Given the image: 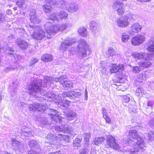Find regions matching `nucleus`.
<instances>
[{"mask_svg":"<svg viewBox=\"0 0 154 154\" xmlns=\"http://www.w3.org/2000/svg\"><path fill=\"white\" fill-rule=\"evenodd\" d=\"M112 7L115 11H117L119 15L121 16L124 14L125 8L123 3L116 1L113 3Z\"/></svg>","mask_w":154,"mask_h":154,"instance_id":"obj_9","label":"nucleus"},{"mask_svg":"<svg viewBox=\"0 0 154 154\" xmlns=\"http://www.w3.org/2000/svg\"><path fill=\"white\" fill-rule=\"evenodd\" d=\"M89 140H85V143L83 144L84 146L85 147H88L89 145Z\"/></svg>","mask_w":154,"mask_h":154,"instance_id":"obj_63","label":"nucleus"},{"mask_svg":"<svg viewBox=\"0 0 154 154\" xmlns=\"http://www.w3.org/2000/svg\"><path fill=\"white\" fill-rule=\"evenodd\" d=\"M89 150L86 148H85L81 151L80 154H88Z\"/></svg>","mask_w":154,"mask_h":154,"instance_id":"obj_57","label":"nucleus"},{"mask_svg":"<svg viewBox=\"0 0 154 154\" xmlns=\"http://www.w3.org/2000/svg\"><path fill=\"white\" fill-rule=\"evenodd\" d=\"M73 84L71 82L68 81L66 80L63 86L64 88H73Z\"/></svg>","mask_w":154,"mask_h":154,"instance_id":"obj_39","label":"nucleus"},{"mask_svg":"<svg viewBox=\"0 0 154 154\" xmlns=\"http://www.w3.org/2000/svg\"><path fill=\"white\" fill-rule=\"evenodd\" d=\"M58 15L60 18L65 19L67 17L68 14L66 12L62 11L59 12Z\"/></svg>","mask_w":154,"mask_h":154,"instance_id":"obj_37","label":"nucleus"},{"mask_svg":"<svg viewBox=\"0 0 154 154\" xmlns=\"http://www.w3.org/2000/svg\"><path fill=\"white\" fill-rule=\"evenodd\" d=\"M148 124L150 127L154 128V118L149 120Z\"/></svg>","mask_w":154,"mask_h":154,"instance_id":"obj_50","label":"nucleus"},{"mask_svg":"<svg viewBox=\"0 0 154 154\" xmlns=\"http://www.w3.org/2000/svg\"><path fill=\"white\" fill-rule=\"evenodd\" d=\"M38 60V59L37 58H34L32 59L30 61V66H32L34 65L35 63H37Z\"/></svg>","mask_w":154,"mask_h":154,"instance_id":"obj_51","label":"nucleus"},{"mask_svg":"<svg viewBox=\"0 0 154 154\" xmlns=\"http://www.w3.org/2000/svg\"><path fill=\"white\" fill-rule=\"evenodd\" d=\"M52 113H50L51 118L52 120L53 123L59 122L60 123H62L64 118L60 116L59 113L57 111L53 109H50Z\"/></svg>","mask_w":154,"mask_h":154,"instance_id":"obj_10","label":"nucleus"},{"mask_svg":"<svg viewBox=\"0 0 154 154\" xmlns=\"http://www.w3.org/2000/svg\"><path fill=\"white\" fill-rule=\"evenodd\" d=\"M75 43L73 40L71 39L65 40L61 44L60 46V50L63 51H65L67 50L69 47Z\"/></svg>","mask_w":154,"mask_h":154,"instance_id":"obj_16","label":"nucleus"},{"mask_svg":"<svg viewBox=\"0 0 154 154\" xmlns=\"http://www.w3.org/2000/svg\"><path fill=\"white\" fill-rule=\"evenodd\" d=\"M29 145L32 149H40L38 143L34 140H31L29 142Z\"/></svg>","mask_w":154,"mask_h":154,"instance_id":"obj_26","label":"nucleus"},{"mask_svg":"<svg viewBox=\"0 0 154 154\" xmlns=\"http://www.w3.org/2000/svg\"><path fill=\"white\" fill-rule=\"evenodd\" d=\"M77 116V114L73 110L69 111L66 114L67 120L69 121L75 119Z\"/></svg>","mask_w":154,"mask_h":154,"instance_id":"obj_22","label":"nucleus"},{"mask_svg":"<svg viewBox=\"0 0 154 154\" xmlns=\"http://www.w3.org/2000/svg\"><path fill=\"white\" fill-rule=\"evenodd\" d=\"M29 108L30 111H34L38 110V111H40L41 110H43L45 109V107L44 105H42L41 104L34 103L30 104L29 106Z\"/></svg>","mask_w":154,"mask_h":154,"instance_id":"obj_19","label":"nucleus"},{"mask_svg":"<svg viewBox=\"0 0 154 154\" xmlns=\"http://www.w3.org/2000/svg\"><path fill=\"white\" fill-rule=\"evenodd\" d=\"M138 2H149L151 1V0H136Z\"/></svg>","mask_w":154,"mask_h":154,"instance_id":"obj_64","label":"nucleus"},{"mask_svg":"<svg viewBox=\"0 0 154 154\" xmlns=\"http://www.w3.org/2000/svg\"><path fill=\"white\" fill-rule=\"evenodd\" d=\"M148 139L149 140H152L154 138V132L150 131L148 134Z\"/></svg>","mask_w":154,"mask_h":154,"instance_id":"obj_46","label":"nucleus"},{"mask_svg":"<svg viewBox=\"0 0 154 154\" xmlns=\"http://www.w3.org/2000/svg\"><path fill=\"white\" fill-rule=\"evenodd\" d=\"M147 77L148 75L146 72H143L137 75V78L141 80H145Z\"/></svg>","mask_w":154,"mask_h":154,"instance_id":"obj_42","label":"nucleus"},{"mask_svg":"<svg viewBox=\"0 0 154 154\" xmlns=\"http://www.w3.org/2000/svg\"><path fill=\"white\" fill-rule=\"evenodd\" d=\"M123 69V67L122 65H119L118 66L115 64H113L112 66L110 69V72L111 73H113L117 72H122Z\"/></svg>","mask_w":154,"mask_h":154,"instance_id":"obj_21","label":"nucleus"},{"mask_svg":"<svg viewBox=\"0 0 154 154\" xmlns=\"http://www.w3.org/2000/svg\"><path fill=\"white\" fill-rule=\"evenodd\" d=\"M55 130L57 132L67 133L73 137L76 134L74 132L72 127L67 124H63L60 126H55Z\"/></svg>","mask_w":154,"mask_h":154,"instance_id":"obj_6","label":"nucleus"},{"mask_svg":"<svg viewBox=\"0 0 154 154\" xmlns=\"http://www.w3.org/2000/svg\"><path fill=\"white\" fill-rule=\"evenodd\" d=\"M52 113H50L51 118L52 120L53 123L59 122L60 123H62L64 118L60 116L59 113L57 111L53 109H50Z\"/></svg>","mask_w":154,"mask_h":154,"instance_id":"obj_11","label":"nucleus"},{"mask_svg":"<svg viewBox=\"0 0 154 154\" xmlns=\"http://www.w3.org/2000/svg\"><path fill=\"white\" fill-rule=\"evenodd\" d=\"M82 94L79 92H76L75 91H71L63 92L61 95L63 97H68L72 100H75L76 98H79Z\"/></svg>","mask_w":154,"mask_h":154,"instance_id":"obj_15","label":"nucleus"},{"mask_svg":"<svg viewBox=\"0 0 154 154\" xmlns=\"http://www.w3.org/2000/svg\"><path fill=\"white\" fill-rule=\"evenodd\" d=\"M15 43L22 50L26 49L28 46V43L26 41L20 38L17 39Z\"/></svg>","mask_w":154,"mask_h":154,"instance_id":"obj_20","label":"nucleus"},{"mask_svg":"<svg viewBox=\"0 0 154 154\" xmlns=\"http://www.w3.org/2000/svg\"><path fill=\"white\" fill-rule=\"evenodd\" d=\"M105 139L104 137H96L93 142L95 145H97L99 143H100L105 140Z\"/></svg>","mask_w":154,"mask_h":154,"instance_id":"obj_35","label":"nucleus"},{"mask_svg":"<svg viewBox=\"0 0 154 154\" xmlns=\"http://www.w3.org/2000/svg\"><path fill=\"white\" fill-rule=\"evenodd\" d=\"M43 9L45 13H49L51 11L52 8L50 5H44L43 6Z\"/></svg>","mask_w":154,"mask_h":154,"instance_id":"obj_36","label":"nucleus"},{"mask_svg":"<svg viewBox=\"0 0 154 154\" xmlns=\"http://www.w3.org/2000/svg\"><path fill=\"white\" fill-rule=\"evenodd\" d=\"M129 21L128 20L127 18L125 16L118 19L116 21V24L119 27L124 28L128 26Z\"/></svg>","mask_w":154,"mask_h":154,"instance_id":"obj_17","label":"nucleus"},{"mask_svg":"<svg viewBox=\"0 0 154 154\" xmlns=\"http://www.w3.org/2000/svg\"><path fill=\"white\" fill-rule=\"evenodd\" d=\"M5 21V19L4 15L0 13V23L4 22Z\"/></svg>","mask_w":154,"mask_h":154,"instance_id":"obj_56","label":"nucleus"},{"mask_svg":"<svg viewBox=\"0 0 154 154\" xmlns=\"http://www.w3.org/2000/svg\"><path fill=\"white\" fill-rule=\"evenodd\" d=\"M100 68L102 69V72L103 74L104 75H106V69H105V68L103 66H101Z\"/></svg>","mask_w":154,"mask_h":154,"instance_id":"obj_61","label":"nucleus"},{"mask_svg":"<svg viewBox=\"0 0 154 154\" xmlns=\"http://www.w3.org/2000/svg\"><path fill=\"white\" fill-rule=\"evenodd\" d=\"M70 103V102L68 100H66L65 102L61 103L60 105L61 106V108L63 109H67Z\"/></svg>","mask_w":154,"mask_h":154,"instance_id":"obj_38","label":"nucleus"},{"mask_svg":"<svg viewBox=\"0 0 154 154\" xmlns=\"http://www.w3.org/2000/svg\"><path fill=\"white\" fill-rule=\"evenodd\" d=\"M146 55L142 58L144 60H141L138 63L139 65L143 69L149 68L151 66L153 63L151 60L154 59V54L153 53H147Z\"/></svg>","mask_w":154,"mask_h":154,"instance_id":"obj_5","label":"nucleus"},{"mask_svg":"<svg viewBox=\"0 0 154 154\" xmlns=\"http://www.w3.org/2000/svg\"><path fill=\"white\" fill-rule=\"evenodd\" d=\"M124 16L127 18L128 21H129V20L135 19V14H132L131 13L127 14Z\"/></svg>","mask_w":154,"mask_h":154,"instance_id":"obj_47","label":"nucleus"},{"mask_svg":"<svg viewBox=\"0 0 154 154\" xmlns=\"http://www.w3.org/2000/svg\"><path fill=\"white\" fill-rule=\"evenodd\" d=\"M105 146L107 148H112L116 149L119 148V145L116 142L115 137L110 135L107 137Z\"/></svg>","mask_w":154,"mask_h":154,"instance_id":"obj_8","label":"nucleus"},{"mask_svg":"<svg viewBox=\"0 0 154 154\" xmlns=\"http://www.w3.org/2000/svg\"><path fill=\"white\" fill-rule=\"evenodd\" d=\"M13 69L10 67H6L3 69V71L5 72H8L9 71L13 70Z\"/></svg>","mask_w":154,"mask_h":154,"instance_id":"obj_58","label":"nucleus"},{"mask_svg":"<svg viewBox=\"0 0 154 154\" xmlns=\"http://www.w3.org/2000/svg\"><path fill=\"white\" fill-rule=\"evenodd\" d=\"M8 51H9L11 52L9 53V55L11 57H14V59H15L16 55V54H14L13 49L12 48H9L8 49Z\"/></svg>","mask_w":154,"mask_h":154,"instance_id":"obj_48","label":"nucleus"},{"mask_svg":"<svg viewBox=\"0 0 154 154\" xmlns=\"http://www.w3.org/2000/svg\"><path fill=\"white\" fill-rule=\"evenodd\" d=\"M106 54L107 55V57H109L110 56L112 57L114 56L116 58V56H120L119 54H115V50L111 47L109 48L108 50L106 51Z\"/></svg>","mask_w":154,"mask_h":154,"instance_id":"obj_28","label":"nucleus"},{"mask_svg":"<svg viewBox=\"0 0 154 154\" xmlns=\"http://www.w3.org/2000/svg\"><path fill=\"white\" fill-rule=\"evenodd\" d=\"M12 144L14 147L13 148L15 149L16 148H17L20 142L18 141H17L16 139L14 138L12 139Z\"/></svg>","mask_w":154,"mask_h":154,"instance_id":"obj_44","label":"nucleus"},{"mask_svg":"<svg viewBox=\"0 0 154 154\" xmlns=\"http://www.w3.org/2000/svg\"><path fill=\"white\" fill-rule=\"evenodd\" d=\"M128 136V139L124 140L123 142L130 145H134V149H131L130 154H137L138 152H141L144 150L145 146L143 139L137 134L136 131H130Z\"/></svg>","mask_w":154,"mask_h":154,"instance_id":"obj_2","label":"nucleus"},{"mask_svg":"<svg viewBox=\"0 0 154 154\" xmlns=\"http://www.w3.org/2000/svg\"><path fill=\"white\" fill-rule=\"evenodd\" d=\"M90 137V133L88 132L84 134V137L85 140H89Z\"/></svg>","mask_w":154,"mask_h":154,"instance_id":"obj_53","label":"nucleus"},{"mask_svg":"<svg viewBox=\"0 0 154 154\" xmlns=\"http://www.w3.org/2000/svg\"><path fill=\"white\" fill-rule=\"evenodd\" d=\"M56 137L55 135L51 134H49L46 137L45 142L46 143H50L51 145L55 141Z\"/></svg>","mask_w":154,"mask_h":154,"instance_id":"obj_23","label":"nucleus"},{"mask_svg":"<svg viewBox=\"0 0 154 154\" xmlns=\"http://www.w3.org/2000/svg\"><path fill=\"white\" fill-rule=\"evenodd\" d=\"M56 27L55 28L57 29V32L58 31H62L66 29L67 26V25L66 23H62L60 25H56Z\"/></svg>","mask_w":154,"mask_h":154,"instance_id":"obj_30","label":"nucleus"},{"mask_svg":"<svg viewBox=\"0 0 154 154\" xmlns=\"http://www.w3.org/2000/svg\"><path fill=\"white\" fill-rule=\"evenodd\" d=\"M147 50L149 51L153 52L154 51V37H152L146 43Z\"/></svg>","mask_w":154,"mask_h":154,"instance_id":"obj_25","label":"nucleus"},{"mask_svg":"<svg viewBox=\"0 0 154 154\" xmlns=\"http://www.w3.org/2000/svg\"><path fill=\"white\" fill-rule=\"evenodd\" d=\"M89 25L91 29L93 31H96L97 30V24L96 22L94 21H92L89 23Z\"/></svg>","mask_w":154,"mask_h":154,"instance_id":"obj_34","label":"nucleus"},{"mask_svg":"<svg viewBox=\"0 0 154 154\" xmlns=\"http://www.w3.org/2000/svg\"><path fill=\"white\" fill-rule=\"evenodd\" d=\"M141 70V67L138 66H133L132 69V72L135 74L138 73Z\"/></svg>","mask_w":154,"mask_h":154,"instance_id":"obj_43","label":"nucleus"},{"mask_svg":"<svg viewBox=\"0 0 154 154\" xmlns=\"http://www.w3.org/2000/svg\"><path fill=\"white\" fill-rule=\"evenodd\" d=\"M145 40V37L144 35L139 34L132 38L131 43L133 46H138L142 44Z\"/></svg>","mask_w":154,"mask_h":154,"instance_id":"obj_12","label":"nucleus"},{"mask_svg":"<svg viewBox=\"0 0 154 154\" xmlns=\"http://www.w3.org/2000/svg\"><path fill=\"white\" fill-rule=\"evenodd\" d=\"M26 0H18L17 2V5L20 8H24L26 6Z\"/></svg>","mask_w":154,"mask_h":154,"instance_id":"obj_31","label":"nucleus"},{"mask_svg":"<svg viewBox=\"0 0 154 154\" xmlns=\"http://www.w3.org/2000/svg\"><path fill=\"white\" fill-rule=\"evenodd\" d=\"M129 35L126 32H123L121 35V40L122 42L125 43L129 39Z\"/></svg>","mask_w":154,"mask_h":154,"instance_id":"obj_33","label":"nucleus"},{"mask_svg":"<svg viewBox=\"0 0 154 154\" xmlns=\"http://www.w3.org/2000/svg\"><path fill=\"white\" fill-rule=\"evenodd\" d=\"M142 28L141 25L138 23H134L132 24L130 27V29L132 32L138 33L141 31Z\"/></svg>","mask_w":154,"mask_h":154,"instance_id":"obj_24","label":"nucleus"},{"mask_svg":"<svg viewBox=\"0 0 154 154\" xmlns=\"http://www.w3.org/2000/svg\"><path fill=\"white\" fill-rule=\"evenodd\" d=\"M77 51L78 55L81 57H86L91 53V51L87 42L82 38L78 41Z\"/></svg>","mask_w":154,"mask_h":154,"instance_id":"obj_3","label":"nucleus"},{"mask_svg":"<svg viewBox=\"0 0 154 154\" xmlns=\"http://www.w3.org/2000/svg\"><path fill=\"white\" fill-rule=\"evenodd\" d=\"M30 20L32 23L35 24H38L41 21L38 17L36 15V11L35 9L31 10L30 13Z\"/></svg>","mask_w":154,"mask_h":154,"instance_id":"obj_18","label":"nucleus"},{"mask_svg":"<svg viewBox=\"0 0 154 154\" xmlns=\"http://www.w3.org/2000/svg\"><path fill=\"white\" fill-rule=\"evenodd\" d=\"M41 59L42 61L45 62H50L53 60V56L51 54H44L42 56Z\"/></svg>","mask_w":154,"mask_h":154,"instance_id":"obj_27","label":"nucleus"},{"mask_svg":"<svg viewBox=\"0 0 154 154\" xmlns=\"http://www.w3.org/2000/svg\"><path fill=\"white\" fill-rule=\"evenodd\" d=\"M15 38V37L14 35L12 34H10L8 37V38L9 40H11Z\"/></svg>","mask_w":154,"mask_h":154,"instance_id":"obj_59","label":"nucleus"},{"mask_svg":"<svg viewBox=\"0 0 154 154\" xmlns=\"http://www.w3.org/2000/svg\"><path fill=\"white\" fill-rule=\"evenodd\" d=\"M21 134L23 136L25 137L29 136V135L32 134V132L30 131H25L24 130H21Z\"/></svg>","mask_w":154,"mask_h":154,"instance_id":"obj_45","label":"nucleus"},{"mask_svg":"<svg viewBox=\"0 0 154 154\" xmlns=\"http://www.w3.org/2000/svg\"><path fill=\"white\" fill-rule=\"evenodd\" d=\"M102 111L103 117H104L107 116V113L106 110L105 108H103L102 109Z\"/></svg>","mask_w":154,"mask_h":154,"instance_id":"obj_60","label":"nucleus"},{"mask_svg":"<svg viewBox=\"0 0 154 154\" xmlns=\"http://www.w3.org/2000/svg\"><path fill=\"white\" fill-rule=\"evenodd\" d=\"M42 84V81L41 80H34L32 82L28 87L29 94L35 96L36 98L39 97L42 98L41 96L46 95L47 98L51 99L56 103H60L62 101L61 97L58 96H56L53 92L47 93L46 91L42 89L41 88Z\"/></svg>","mask_w":154,"mask_h":154,"instance_id":"obj_1","label":"nucleus"},{"mask_svg":"<svg viewBox=\"0 0 154 154\" xmlns=\"http://www.w3.org/2000/svg\"><path fill=\"white\" fill-rule=\"evenodd\" d=\"M49 18L52 20H55L57 19V17L56 14L54 13L50 15Z\"/></svg>","mask_w":154,"mask_h":154,"instance_id":"obj_52","label":"nucleus"},{"mask_svg":"<svg viewBox=\"0 0 154 154\" xmlns=\"http://www.w3.org/2000/svg\"><path fill=\"white\" fill-rule=\"evenodd\" d=\"M67 80L64 75H61L58 78H52L50 77L46 76L44 78V86L45 87L49 86L52 84H54V82L57 83L59 82L61 85L64 84Z\"/></svg>","mask_w":154,"mask_h":154,"instance_id":"obj_4","label":"nucleus"},{"mask_svg":"<svg viewBox=\"0 0 154 154\" xmlns=\"http://www.w3.org/2000/svg\"><path fill=\"white\" fill-rule=\"evenodd\" d=\"M32 37L37 40H41L46 36L47 38H51L50 36H46L44 31L42 29H37L31 35Z\"/></svg>","mask_w":154,"mask_h":154,"instance_id":"obj_13","label":"nucleus"},{"mask_svg":"<svg viewBox=\"0 0 154 154\" xmlns=\"http://www.w3.org/2000/svg\"><path fill=\"white\" fill-rule=\"evenodd\" d=\"M130 100V97L124 95L123 97L122 101L125 103H128Z\"/></svg>","mask_w":154,"mask_h":154,"instance_id":"obj_54","label":"nucleus"},{"mask_svg":"<svg viewBox=\"0 0 154 154\" xmlns=\"http://www.w3.org/2000/svg\"><path fill=\"white\" fill-rule=\"evenodd\" d=\"M82 138H76L73 141V146H78L80 145V143L82 141Z\"/></svg>","mask_w":154,"mask_h":154,"instance_id":"obj_40","label":"nucleus"},{"mask_svg":"<svg viewBox=\"0 0 154 154\" xmlns=\"http://www.w3.org/2000/svg\"><path fill=\"white\" fill-rule=\"evenodd\" d=\"M62 6L65 8L69 13H72L77 11L79 9L78 6L75 3H69L64 2L62 3Z\"/></svg>","mask_w":154,"mask_h":154,"instance_id":"obj_7","label":"nucleus"},{"mask_svg":"<svg viewBox=\"0 0 154 154\" xmlns=\"http://www.w3.org/2000/svg\"><path fill=\"white\" fill-rule=\"evenodd\" d=\"M47 33L50 35H54L57 32L55 25H53L51 22H47L44 25Z\"/></svg>","mask_w":154,"mask_h":154,"instance_id":"obj_14","label":"nucleus"},{"mask_svg":"<svg viewBox=\"0 0 154 154\" xmlns=\"http://www.w3.org/2000/svg\"><path fill=\"white\" fill-rule=\"evenodd\" d=\"M146 53H138L137 52H134L132 53L131 55L134 58L138 59H141L144 57V56H146Z\"/></svg>","mask_w":154,"mask_h":154,"instance_id":"obj_29","label":"nucleus"},{"mask_svg":"<svg viewBox=\"0 0 154 154\" xmlns=\"http://www.w3.org/2000/svg\"><path fill=\"white\" fill-rule=\"evenodd\" d=\"M105 119L106 122L107 123H109L111 122V120L110 118L107 116H106L103 117Z\"/></svg>","mask_w":154,"mask_h":154,"instance_id":"obj_62","label":"nucleus"},{"mask_svg":"<svg viewBox=\"0 0 154 154\" xmlns=\"http://www.w3.org/2000/svg\"><path fill=\"white\" fill-rule=\"evenodd\" d=\"M40 151V149H38L36 150H30L28 152L27 154H39V152Z\"/></svg>","mask_w":154,"mask_h":154,"instance_id":"obj_49","label":"nucleus"},{"mask_svg":"<svg viewBox=\"0 0 154 154\" xmlns=\"http://www.w3.org/2000/svg\"><path fill=\"white\" fill-rule=\"evenodd\" d=\"M23 145L21 143H19V145L18 146L17 148H16L15 149L18 150L21 152L22 150H23Z\"/></svg>","mask_w":154,"mask_h":154,"instance_id":"obj_55","label":"nucleus"},{"mask_svg":"<svg viewBox=\"0 0 154 154\" xmlns=\"http://www.w3.org/2000/svg\"><path fill=\"white\" fill-rule=\"evenodd\" d=\"M78 32L80 35L83 37L86 36L87 35V32L86 29L84 27H81L79 28Z\"/></svg>","mask_w":154,"mask_h":154,"instance_id":"obj_32","label":"nucleus"},{"mask_svg":"<svg viewBox=\"0 0 154 154\" xmlns=\"http://www.w3.org/2000/svg\"><path fill=\"white\" fill-rule=\"evenodd\" d=\"M58 138L60 139V140H64L66 142H69V137L67 135L60 134L59 135Z\"/></svg>","mask_w":154,"mask_h":154,"instance_id":"obj_41","label":"nucleus"}]
</instances>
